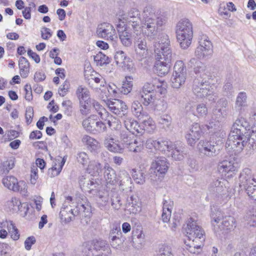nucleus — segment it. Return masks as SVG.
<instances>
[{
	"mask_svg": "<svg viewBox=\"0 0 256 256\" xmlns=\"http://www.w3.org/2000/svg\"><path fill=\"white\" fill-rule=\"evenodd\" d=\"M166 22V18L151 6H146L143 10L141 22L140 31L148 40H154L162 26Z\"/></svg>",
	"mask_w": 256,
	"mask_h": 256,
	"instance_id": "1",
	"label": "nucleus"
},
{
	"mask_svg": "<svg viewBox=\"0 0 256 256\" xmlns=\"http://www.w3.org/2000/svg\"><path fill=\"white\" fill-rule=\"evenodd\" d=\"M170 41L162 44L160 42H154V48L156 61L154 68L156 72L160 76H165L170 71V62L173 58V54L170 47Z\"/></svg>",
	"mask_w": 256,
	"mask_h": 256,
	"instance_id": "2",
	"label": "nucleus"
},
{
	"mask_svg": "<svg viewBox=\"0 0 256 256\" xmlns=\"http://www.w3.org/2000/svg\"><path fill=\"white\" fill-rule=\"evenodd\" d=\"M248 128V123L243 118H238L232 126L226 144L236 154H238L244 149V144L240 143V141L242 140V137L248 136L247 134Z\"/></svg>",
	"mask_w": 256,
	"mask_h": 256,
	"instance_id": "3",
	"label": "nucleus"
},
{
	"mask_svg": "<svg viewBox=\"0 0 256 256\" xmlns=\"http://www.w3.org/2000/svg\"><path fill=\"white\" fill-rule=\"evenodd\" d=\"M104 176L107 186H114L118 184L120 188L122 190H126L130 188L131 178L124 170L120 172L118 179L115 170L106 163L104 166Z\"/></svg>",
	"mask_w": 256,
	"mask_h": 256,
	"instance_id": "4",
	"label": "nucleus"
},
{
	"mask_svg": "<svg viewBox=\"0 0 256 256\" xmlns=\"http://www.w3.org/2000/svg\"><path fill=\"white\" fill-rule=\"evenodd\" d=\"M176 38L180 44L184 49L187 48L191 44L193 37L192 25L186 18L180 20L176 26Z\"/></svg>",
	"mask_w": 256,
	"mask_h": 256,
	"instance_id": "5",
	"label": "nucleus"
},
{
	"mask_svg": "<svg viewBox=\"0 0 256 256\" xmlns=\"http://www.w3.org/2000/svg\"><path fill=\"white\" fill-rule=\"evenodd\" d=\"M170 164L164 157L156 158L151 164L150 169V178L153 182L162 181L166 173Z\"/></svg>",
	"mask_w": 256,
	"mask_h": 256,
	"instance_id": "6",
	"label": "nucleus"
},
{
	"mask_svg": "<svg viewBox=\"0 0 256 256\" xmlns=\"http://www.w3.org/2000/svg\"><path fill=\"white\" fill-rule=\"evenodd\" d=\"M192 92L198 98H208L210 101L215 102L218 95L214 93L209 80H204L200 78H195L192 85Z\"/></svg>",
	"mask_w": 256,
	"mask_h": 256,
	"instance_id": "7",
	"label": "nucleus"
},
{
	"mask_svg": "<svg viewBox=\"0 0 256 256\" xmlns=\"http://www.w3.org/2000/svg\"><path fill=\"white\" fill-rule=\"evenodd\" d=\"M210 217L215 230L218 226L220 231L230 230L236 227L235 218L232 216L224 217L222 213L219 210H212Z\"/></svg>",
	"mask_w": 256,
	"mask_h": 256,
	"instance_id": "8",
	"label": "nucleus"
},
{
	"mask_svg": "<svg viewBox=\"0 0 256 256\" xmlns=\"http://www.w3.org/2000/svg\"><path fill=\"white\" fill-rule=\"evenodd\" d=\"M135 134L127 130H122L120 132V140L124 148H126L130 152H140L143 148V144L135 137Z\"/></svg>",
	"mask_w": 256,
	"mask_h": 256,
	"instance_id": "9",
	"label": "nucleus"
},
{
	"mask_svg": "<svg viewBox=\"0 0 256 256\" xmlns=\"http://www.w3.org/2000/svg\"><path fill=\"white\" fill-rule=\"evenodd\" d=\"M174 72L171 78L172 86L180 88L185 82L186 77V68L182 61H177L174 66Z\"/></svg>",
	"mask_w": 256,
	"mask_h": 256,
	"instance_id": "10",
	"label": "nucleus"
},
{
	"mask_svg": "<svg viewBox=\"0 0 256 256\" xmlns=\"http://www.w3.org/2000/svg\"><path fill=\"white\" fill-rule=\"evenodd\" d=\"M92 106L97 112L100 119L107 122L110 128L116 129L121 126L120 122L118 119L110 114L102 106L94 100H93Z\"/></svg>",
	"mask_w": 256,
	"mask_h": 256,
	"instance_id": "11",
	"label": "nucleus"
},
{
	"mask_svg": "<svg viewBox=\"0 0 256 256\" xmlns=\"http://www.w3.org/2000/svg\"><path fill=\"white\" fill-rule=\"evenodd\" d=\"M184 231L189 241H198V240H200L203 242L204 240V230L192 218L188 220Z\"/></svg>",
	"mask_w": 256,
	"mask_h": 256,
	"instance_id": "12",
	"label": "nucleus"
},
{
	"mask_svg": "<svg viewBox=\"0 0 256 256\" xmlns=\"http://www.w3.org/2000/svg\"><path fill=\"white\" fill-rule=\"evenodd\" d=\"M197 149L202 156L209 158L218 154L220 148L214 142L201 140L197 144Z\"/></svg>",
	"mask_w": 256,
	"mask_h": 256,
	"instance_id": "13",
	"label": "nucleus"
},
{
	"mask_svg": "<svg viewBox=\"0 0 256 256\" xmlns=\"http://www.w3.org/2000/svg\"><path fill=\"white\" fill-rule=\"evenodd\" d=\"M96 34L98 38H104L114 44L118 36L115 28L109 23L104 22L98 26Z\"/></svg>",
	"mask_w": 256,
	"mask_h": 256,
	"instance_id": "14",
	"label": "nucleus"
},
{
	"mask_svg": "<svg viewBox=\"0 0 256 256\" xmlns=\"http://www.w3.org/2000/svg\"><path fill=\"white\" fill-rule=\"evenodd\" d=\"M212 46L208 36L202 35L199 40V46L195 51V55L199 58H208L212 54Z\"/></svg>",
	"mask_w": 256,
	"mask_h": 256,
	"instance_id": "15",
	"label": "nucleus"
},
{
	"mask_svg": "<svg viewBox=\"0 0 256 256\" xmlns=\"http://www.w3.org/2000/svg\"><path fill=\"white\" fill-rule=\"evenodd\" d=\"M83 246L84 248L83 252L86 256H93L94 255V251L103 250L105 252L104 254L100 252L98 254L100 255L109 254L110 252L108 244H107L106 240H96L94 241V248H91V244L89 242H86L84 244Z\"/></svg>",
	"mask_w": 256,
	"mask_h": 256,
	"instance_id": "16",
	"label": "nucleus"
},
{
	"mask_svg": "<svg viewBox=\"0 0 256 256\" xmlns=\"http://www.w3.org/2000/svg\"><path fill=\"white\" fill-rule=\"evenodd\" d=\"M72 200V196H68L62 204L60 213L61 220L66 223L72 220L74 216H76V211L74 212V210L72 209V207L75 206Z\"/></svg>",
	"mask_w": 256,
	"mask_h": 256,
	"instance_id": "17",
	"label": "nucleus"
},
{
	"mask_svg": "<svg viewBox=\"0 0 256 256\" xmlns=\"http://www.w3.org/2000/svg\"><path fill=\"white\" fill-rule=\"evenodd\" d=\"M190 63L191 66L194 67V72L196 75V78L204 80H210V72L204 63L194 58L190 60Z\"/></svg>",
	"mask_w": 256,
	"mask_h": 256,
	"instance_id": "18",
	"label": "nucleus"
},
{
	"mask_svg": "<svg viewBox=\"0 0 256 256\" xmlns=\"http://www.w3.org/2000/svg\"><path fill=\"white\" fill-rule=\"evenodd\" d=\"M134 40L135 50L138 55L142 58H146L148 52V47L146 44L145 36L140 31V34H134Z\"/></svg>",
	"mask_w": 256,
	"mask_h": 256,
	"instance_id": "19",
	"label": "nucleus"
},
{
	"mask_svg": "<svg viewBox=\"0 0 256 256\" xmlns=\"http://www.w3.org/2000/svg\"><path fill=\"white\" fill-rule=\"evenodd\" d=\"M166 82L160 80H156L154 84L146 83L143 86L140 94L159 93L164 94L166 92Z\"/></svg>",
	"mask_w": 256,
	"mask_h": 256,
	"instance_id": "20",
	"label": "nucleus"
},
{
	"mask_svg": "<svg viewBox=\"0 0 256 256\" xmlns=\"http://www.w3.org/2000/svg\"><path fill=\"white\" fill-rule=\"evenodd\" d=\"M202 134V130L199 124L194 123L192 124L186 136L188 144L190 146H194L196 141L200 138Z\"/></svg>",
	"mask_w": 256,
	"mask_h": 256,
	"instance_id": "21",
	"label": "nucleus"
},
{
	"mask_svg": "<svg viewBox=\"0 0 256 256\" xmlns=\"http://www.w3.org/2000/svg\"><path fill=\"white\" fill-rule=\"evenodd\" d=\"M226 182V180L222 178L214 180L208 186L209 194L214 196L220 195L225 191Z\"/></svg>",
	"mask_w": 256,
	"mask_h": 256,
	"instance_id": "22",
	"label": "nucleus"
},
{
	"mask_svg": "<svg viewBox=\"0 0 256 256\" xmlns=\"http://www.w3.org/2000/svg\"><path fill=\"white\" fill-rule=\"evenodd\" d=\"M186 148L184 144L180 142H176L172 144L170 152H168V155L170 156L174 160H180L183 159L185 152Z\"/></svg>",
	"mask_w": 256,
	"mask_h": 256,
	"instance_id": "23",
	"label": "nucleus"
},
{
	"mask_svg": "<svg viewBox=\"0 0 256 256\" xmlns=\"http://www.w3.org/2000/svg\"><path fill=\"white\" fill-rule=\"evenodd\" d=\"M236 164L234 160H224L220 162L218 165V170L222 174L226 175L230 174L232 176L237 171Z\"/></svg>",
	"mask_w": 256,
	"mask_h": 256,
	"instance_id": "24",
	"label": "nucleus"
},
{
	"mask_svg": "<svg viewBox=\"0 0 256 256\" xmlns=\"http://www.w3.org/2000/svg\"><path fill=\"white\" fill-rule=\"evenodd\" d=\"M124 124L128 132L135 134H143V129L140 127L138 122L130 117L126 116L124 118Z\"/></svg>",
	"mask_w": 256,
	"mask_h": 256,
	"instance_id": "25",
	"label": "nucleus"
},
{
	"mask_svg": "<svg viewBox=\"0 0 256 256\" xmlns=\"http://www.w3.org/2000/svg\"><path fill=\"white\" fill-rule=\"evenodd\" d=\"M141 210L140 204L137 196H131L127 198L125 210L130 214H136Z\"/></svg>",
	"mask_w": 256,
	"mask_h": 256,
	"instance_id": "26",
	"label": "nucleus"
},
{
	"mask_svg": "<svg viewBox=\"0 0 256 256\" xmlns=\"http://www.w3.org/2000/svg\"><path fill=\"white\" fill-rule=\"evenodd\" d=\"M256 182L255 179L252 178V171L250 168H246L242 170L240 176V186H246L248 184L252 185Z\"/></svg>",
	"mask_w": 256,
	"mask_h": 256,
	"instance_id": "27",
	"label": "nucleus"
},
{
	"mask_svg": "<svg viewBox=\"0 0 256 256\" xmlns=\"http://www.w3.org/2000/svg\"><path fill=\"white\" fill-rule=\"evenodd\" d=\"M108 108L111 112L116 115L121 114H124V112L127 110V106L122 100L115 99L108 103Z\"/></svg>",
	"mask_w": 256,
	"mask_h": 256,
	"instance_id": "28",
	"label": "nucleus"
},
{
	"mask_svg": "<svg viewBox=\"0 0 256 256\" xmlns=\"http://www.w3.org/2000/svg\"><path fill=\"white\" fill-rule=\"evenodd\" d=\"M82 142L86 145L87 148L92 152L98 153L100 149V142L94 138L84 135L82 138Z\"/></svg>",
	"mask_w": 256,
	"mask_h": 256,
	"instance_id": "29",
	"label": "nucleus"
},
{
	"mask_svg": "<svg viewBox=\"0 0 256 256\" xmlns=\"http://www.w3.org/2000/svg\"><path fill=\"white\" fill-rule=\"evenodd\" d=\"M65 162L66 160L64 158L60 156L56 158L52 167L48 170V175L50 178H54L58 176L60 174Z\"/></svg>",
	"mask_w": 256,
	"mask_h": 256,
	"instance_id": "30",
	"label": "nucleus"
},
{
	"mask_svg": "<svg viewBox=\"0 0 256 256\" xmlns=\"http://www.w3.org/2000/svg\"><path fill=\"white\" fill-rule=\"evenodd\" d=\"M162 94L159 93L140 94L141 101L145 106H150L152 107L156 102L158 101L159 97Z\"/></svg>",
	"mask_w": 256,
	"mask_h": 256,
	"instance_id": "31",
	"label": "nucleus"
},
{
	"mask_svg": "<svg viewBox=\"0 0 256 256\" xmlns=\"http://www.w3.org/2000/svg\"><path fill=\"white\" fill-rule=\"evenodd\" d=\"M132 111L133 114L140 120L148 118V113L144 111L141 104L138 101H134L132 105Z\"/></svg>",
	"mask_w": 256,
	"mask_h": 256,
	"instance_id": "32",
	"label": "nucleus"
},
{
	"mask_svg": "<svg viewBox=\"0 0 256 256\" xmlns=\"http://www.w3.org/2000/svg\"><path fill=\"white\" fill-rule=\"evenodd\" d=\"M104 144L110 151L114 152H121L123 149L121 146L115 142L114 138L110 136L105 138Z\"/></svg>",
	"mask_w": 256,
	"mask_h": 256,
	"instance_id": "33",
	"label": "nucleus"
},
{
	"mask_svg": "<svg viewBox=\"0 0 256 256\" xmlns=\"http://www.w3.org/2000/svg\"><path fill=\"white\" fill-rule=\"evenodd\" d=\"M118 32L122 44L126 47L130 46L132 44L131 34L126 28L122 30H118Z\"/></svg>",
	"mask_w": 256,
	"mask_h": 256,
	"instance_id": "34",
	"label": "nucleus"
},
{
	"mask_svg": "<svg viewBox=\"0 0 256 256\" xmlns=\"http://www.w3.org/2000/svg\"><path fill=\"white\" fill-rule=\"evenodd\" d=\"M20 73L22 78L28 77L30 72V63L26 58L22 56L18 62Z\"/></svg>",
	"mask_w": 256,
	"mask_h": 256,
	"instance_id": "35",
	"label": "nucleus"
},
{
	"mask_svg": "<svg viewBox=\"0 0 256 256\" xmlns=\"http://www.w3.org/2000/svg\"><path fill=\"white\" fill-rule=\"evenodd\" d=\"M126 22L129 26H131L134 34H140V31L141 22L140 17L136 16L131 18L124 19Z\"/></svg>",
	"mask_w": 256,
	"mask_h": 256,
	"instance_id": "36",
	"label": "nucleus"
},
{
	"mask_svg": "<svg viewBox=\"0 0 256 256\" xmlns=\"http://www.w3.org/2000/svg\"><path fill=\"white\" fill-rule=\"evenodd\" d=\"M6 206L10 210H20L22 208H28V204L26 203L22 204L20 201L16 198H12L10 200L6 202Z\"/></svg>",
	"mask_w": 256,
	"mask_h": 256,
	"instance_id": "37",
	"label": "nucleus"
},
{
	"mask_svg": "<svg viewBox=\"0 0 256 256\" xmlns=\"http://www.w3.org/2000/svg\"><path fill=\"white\" fill-rule=\"evenodd\" d=\"M198 240V241L190 240L189 241L188 244H186V248L190 253L198 254L200 252L203 242H202V240Z\"/></svg>",
	"mask_w": 256,
	"mask_h": 256,
	"instance_id": "38",
	"label": "nucleus"
},
{
	"mask_svg": "<svg viewBox=\"0 0 256 256\" xmlns=\"http://www.w3.org/2000/svg\"><path fill=\"white\" fill-rule=\"evenodd\" d=\"M114 60L116 64H119L120 66L124 67L128 66V62L130 59L126 56L124 52L118 50L116 52Z\"/></svg>",
	"mask_w": 256,
	"mask_h": 256,
	"instance_id": "39",
	"label": "nucleus"
},
{
	"mask_svg": "<svg viewBox=\"0 0 256 256\" xmlns=\"http://www.w3.org/2000/svg\"><path fill=\"white\" fill-rule=\"evenodd\" d=\"M2 182L5 187L10 190L14 191L18 190L16 185L18 181L14 176H10L4 178Z\"/></svg>",
	"mask_w": 256,
	"mask_h": 256,
	"instance_id": "40",
	"label": "nucleus"
},
{
	"mask_svg": "<svg viewBox=\"0 0 256 256\" xmlns=\"http://www.w3.org/2000/svg\"><path fill=\"white\" fill-rule=\"evenodd\" d=\"M143 124V132L146 131L148 132H153L156 128L155 123L153 120L150 118L148 114V118H144L141 120Z\"/></svg>",
	"mask_w": 256,
	"mask_h": 256,
	"instance_id": "41",
	"label": "nucleus"
},
{
	"mask_svg": "<svg viewBox=\"0 0 256 256\" xmlns=\"http://www.w3.org/2000/svg\"><path fill=\"white\" fill-rule=\"evenodd\" d=\"M132 176L135 182L138 184H143L146 181V171L142 170L136 171V169L132 170Z\"/></svg>",
	"mask_w": 256,
	"mask_h": 256,
	"instance_id": "42",
	"label": "nucleus"
},
{
	"mask_svg": "<svg viewBox=\"0 0 256 256\" xmlns=\"http://www.w3.org/2000/svg\"><path fill=\"white\" fill-rule=\"evenodd\" d=\"M93 99L80 101V110L83 115H86L90 112L92 105Z\"/></svg>",
	"mask_w": 256,
	"mask_h": 256,
	"instance_id": "43",
	"label": "nucleus"
},
{
	"mask_svg": "<svg viewBox=\"0 0 256 256\" xmlns=\"http://www.w3.org/2000/svg\"><path fill=\"white\" fill-rule=\"evenodd\" d=\"M76 94L79 101L92 99L90 98V91L86 87L78 86L76 90Z\"/></svg>",
	"mask_w": 256,
	"mask_h": 256,
	"instance_id": "44",
	"label": "nucleus"
},
{
	"mask_svg": "<svg viewBox=\"0 0 256 256\" xmlns=\"http://www.w3.org/2000/svg\"><path fill=\"white\" fill-rule=\"evenodd\" d=\"M102 166L97 161H92L90 162L88 170L90 174L93 176H98L102 171Z\"/></svg>",
	"mask_w": 256,
	"mask_h": 256,
	"instance_id": "45",
	"label": "nucleus"
},
{
	"mask_svg": "<svg viewBox=\"0 0 256 256\" xmlns=\"http://www.w3.org/2000/svg\"><path fill=\"white\" fill-rule=\"evenodd\" d=\"M14 158H12L4 162L0 168V174H8L14 168Z\"/></svg>",
	"mask_w": 256,
	"mask_h": 256,
	"instance_id": "46",
	"label": "nucleus"
},
{
	"mask_svg": "<svg viewBox=\"0 0 256 256\" xmlns=\"http://www.w3.org/2000/svg\"><path fill=\"white\" fill-rule=\"evenodd\" d=\"M132 78L130 76L126 77V81L122 84L119 90L124 94H127L130 92L132 88Z\"/></svg>",
	"mask_w": 256,
	"mask_h": 256,
	"instance_id": "47",
	"label": "nucleus"
},
{
	"mask_svg": "<svg viewBox=\"0 0 256 256\" xmlns=\"http://www.w3.org/2000/svg\"><path fill=\"white\" fill-rule=\"evenodd\" d=\"M246 99L247 95L245 92H239L236 102V108H237L240 111L242 107L245 106Z\"/></svg>",
	"mask_w": 256,
	"mask_h": 256,
	"instance_id": "48",
	"label": "nucleus"
},
{
	"mask_svg": "<svg viewBox=\"0 0 256 256\" xmlns=\"http://www.w3.org/2000/svg\"><path fill=\"white\" fill-rule=\"evenodd\" d=\"M172 118L168 114L161 116L158 119V124L165 130H170L172 124Z\"/></svg>",
	"mask_w": 256,
	"mask_h": 256,
	"instance_id": "49",
	"label": "nucleus"
},
{
	"mask_svg": "<svg viewBox=\"0 0 256 256\" xmlns=\"http://www.w3.org/2000/svg\"><path fill=\"white\" fill-rule=\"evenodd\" d=\"M94 60L97 65L100 66L108 64L110 62V58L102 52H99L94 56Z\"/></svg>",
	"mask_w": 256,
	"mask_h": 256,
	"instance_id": "50",
	"label": "nucleus"
},
{
	"mask_svg": "<svg viewBox=\"0 0 256 256\" xmlns=\"http://www.w3.org/2000/svg\"><path fill=\"white\" fill-rule=\"evenodd\" d=\"M94 116H90L84 120L82 122L84 128L88 132L92 133L96 120L93 118Z\"/></svg>",
	"mask_w": 256,
	"mask_h": 256,
	"instance_id": "51",
	"label": "nucleus"
},
{
	"mask_svg": "<svg viewBox=\"0 0 256 256\" xmlns=\"http://www.w3.org/2000/svg\"><path fill=\"white\" fill-rule=\"evenodd\" d=\"M247 132H248L247 134H248V136H245L242 137V140L240 141V143L242 142L244 144V148L246 146L248 141L250 140V139L252 138L253 141H256V127L252 128V129L248 128Z\"/></svg>",
	"mask_w": 256,
	"mask_h": 256,
	"instance_id": "52",
	"label": "nucleus"
},
{
	"mask_svg": "<svg viewBox=\"0 0 256 256\" xmlns=\"http://www.w3.org/2000/svg\"><path fill=\"white\" fill-rule=\"evenodd\" d=\"M172 145V142L167 140H158V145L156 150H158L160 152H166L167 150L168 152H170Z\"/></svg>",
	"mask_w": 256,
	"mask_h": 256,
	"instance_id": "53",
	"label": "nucleus"
},
{
	"mask_svg": "<svg viewBox=\"0 0 256 256\" xmlns=\"http://www.w3.org/2000/svg\"><path fill=\"white\" fill-rule=\"evenodd\" d=\"M229 113V110L228 108H214L213 110L212 114L214 116H216V118L218 119V121L219 122L222 118L226 117Z\"/></svg>",
	"mask_w": 256,
	"mask_h": 256,
	"instance_id": "54",
	"label": "nucleus"
},
{
	"mask_svg": "<svg viewBox=\"0 0 256 256\" xmlns=\"http://www.w3.org/2000/svg\"><path fill=\"white\" fill-rule=\"evenodd\" d=\"M102 92H104L106 97L110 96V95H114L118 93L119 88L114 84H108L106 88H102Z\"/></svg>",
	"mask_w": 256,
	"mask_h": 256,
	"instance_id": "55",
	"label": "nucleus"
},
{
	"mask_svg": "<svg viewBox=\"0 0 256 256\" xmlns=\"http://www.w3.org/2000/svg\"><path fill=\"white\" fill-rule=\"evenodd\" d=\"M8 231L11 234V237L14 240H16L20 238V234L18 229L16 227L12 222L10 221L8 224Z\"/></svg>",
	"mask_w": 256,
	"mask_h": 256,
	"instance_id": "56",
	"label": "nucleus"
},
{
	"mask_svg": "<svg viewBox=\"0 0 256 256\" xmlns=\"http://www.w3.org/2000/svg\"><path fill=\"white\" fill-rule=\"evenodd\" d=\"M242 190L244 189L248 196L252 200H256V185L248 184L246 186H242Z\"/></svg>",
	"mask_w": 256,
	"mask_h": 256,
	"instance_id": "57",
	"label": "nucleus"
},
{
	"mask_svg": "<svg viewBox=\"0 0 256 256\" xmlns=\"http://www.w3.org/2000/svg\"><path fill=\"white\" fill-rule=\"evenodd\" d=\"M196 116L198 117H204L208 114V108L204 104H200L196 107Z\"/></svg>",
	"mask_w": 256,
	"mask_h": 256,
	"instance_id": "58",
	"label": "nucleus"
},
{
	"mask_svg": "<svg viewBox=\"0 0 256 256\" xmlns=\"http://www.w3.org/2000/svg\"><path fill=\"white\" fill-rule=\"evenodd\" d=\"M160 98L159 97L158 101L156 102L152 108L158 111L165 112L168 108V104L166 102L160 100Z\"/></svg>",
	"mask_w": 256,
	"mask_h": 256,
	"instance_id": "59",
	"label": "nucleus"
},
{
	"mask_svg": "<svg viewBox=\"0 0 256 256\" xmlns=\"http://www.w3.org/2000/svg\"><path fill=\"white\" fill-rule=\"evenodd\" d=\"M106 127L105 124L102 121H96L92 134H100L106 132Z\"/></svg>",
	"mask_w": 256,
	"mask_h": 256,
	"instance_id": "60",
	"label": "nucleus"
},
{
	"mask_svg": "<svg viewBox=\"0 0 256 256\" xmlns=\"http://www.w3.org/2000/svg\"><path fill=\"white\" fill-rule=\"evenodd\" d=\"M112 206L115 210H118L122 206L120 198L116 194H114L111 198Z\"/></svg>",
	"mask_w": 256,
	"mask_h": 256,
	"instance_id": "61",
	"label": "nucleus"
},
{
	"mask_svg": "<svg viewBox=\"0 0 256 256\" xmlns=\"http://www.w3.org/2000/svg\"><path fill=\"white\" fill-rule=\"evenodd\" d=\"M158 256H173L171 248L168 245H162L159 249Z\"/></svg>",
	"mask_w": 256,
	"mask_h": 256,
	"instance_id": "62",
	"label": "nucleus"
},
{
	"mask_svg": "<svg viewBox=\"0 0 256 256\" xmlns=\"http://www.w3.org/2000/svg\"><path fill=\"white\" fill-rule=\"evenodd\" d=\"M16 187L18 190L14 192H20L22 196H26L28 193V186L24 181L18 182Z\"/></svg>",
	"mask_w": 256,
	"mask_h": 256,
	"instance_id": "63",
	"label": "nucleus"
},
{
	"mask_svg": "<svg viewBox=\"0 0 256 256\" xmlns=\"http://www.w3.org/2000/svg\"><path fill=\"white\" fill-rule=\"evenodd\" d=\"M248 224L252 226H256V210L250 212L247 216Z\"/></svg>",
	"mask_w": 256,
	"mask_h": 256,
	"instance_id": "64",
	"label": "nucleus"
}]
</instances>
